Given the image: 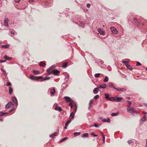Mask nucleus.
I'll list each match as a JSON object with an SVG mask.
<instances>
[{
	"mask_svg": "<svg viewBox=\"0 0 147 147\" xmlns=\"http://www.w3.org/2000/svg\"><path fill=\"white\" fill-rule=\"evenodd\" d=\"M122 99L123 98L122 97H116L115 98V101L117 102H120L122 100Z\"/></svg>",
	"mask_w": 147,
	"mask_h": 147,
	"instance_id": "10",
	"label": "nucleus"
},
{
	"mask_svg": "<svg viewBox=\"0 0 147 147\" xmlns=\"http://www.w3.org/2000/svg\"><path fill=\"white\" fill-rule=\"evenodd\" d=\"M0 116H3L4 115H5V114H6L7 113H3L2 112H0Z\"/></svg>",
	"mask_w": 147,
	"mask_h": 147,
	"instance_id": "37",
	"label": "nucleus"
},
{
	"mask_svg": "<svg viewBox=\"0 0 147 147\" xmlns=\"http://www.w3.org/2000/svg\"><path fill=\"white\" fill-rule=\"evenodd\" d=\"M97 87L98 88H105L106 87V85L105 84L101 85H98Z\"/></svg>",
	"mask_w": 147,
	"mask_h": 147,
	"instance_id": "11",
	"label": "nucleus"
},
{
	"mask_svg": "<svg viewBox=\"0 0 147 147\" xmlns=\"http://www.w3.org/2000/svg\"><path fill=\"white\" fill-rule=\"evenodd\" d=\"M59 73L60 71L59 70L56 69H54L51 72H50L49 73V75L53 74L55 75H57Z\"/></svg>",
	"mask_w": 147,
	"mask_h": 147,
	"instance_id": "3",
	"label": "nucleus"
},
{
	"mask_svg": "<svg viewBox=\"0 0 147 147\" xmlns=\"http://www.w3.org/2000/svg\"><path fill=\"white\" fill-rule=\"evenodd\" d=\"M9 92L10 94H11L12 93L13 90L12 87H9Z\"/></svg>",
	"mask_w": 147,
	"mask_h": 147,
	"instance_id": "24",
	"label": "nucleus"
},
{
	"mask_svg": "<svg viewBox=\"0 0 147 147\" xmlns=\"http://www.w3.org/2000/svg\"><path fill=\"white\" fill-rule=\"evenodd\" d=\"M102 138L103 139V143H105V136L104 135L102 136Z\"/></svg>",
	"mask_w": 147,
	"mask_h": 147,
	"instance_id": "47",
	"label": "nucleus"
},
{
	"mask_svg": "<svg viewBox=\"0 0 147 147\" xmlns=\"http://www.w3.org/2000/svg\"><path fill=\"white\" fill-rule=\"evenodd\" d=\"M94 126L96 127H99V126L96 123L94 125Z\"/></svg>",
	"mask_w": 147,
	"mask_h": 147,
	"instance_id": "42",
	"label": "nucleus"
},
{
	"mask_svg": "<svg viewBox=\"0 0 147 147\" xmlns=\"http://www.w3.org/2000/svg\"><path fill=\"white\" fill-rule=\"evenodd\" d=\"M69 123H68L67 122H66V123H65L66 124V125H68V124H69Z\"/></svg>",
	"mask_w": 147,
	"mask_h": 147,
	"instance_id": "63",
	"label": "nucleus"
},
{
	"mask_svg": "<svg viewBox=\"0 0 147 147\" xmlns=\"http://www.w3.org/2000/svg\"><path fill=\"white\" fill-rule=\"evenodd\" d=\"M109 86L110 88H113L115 89V88H116L114 86V84L112 83H109Z\"/></svg>",
	"mask_w": 147,
	"mask_h": 147,
	"instance_id": "20",
	"label": "nucleus"
},
{
	"mask_svg": "<svg viewBox=\"0 0 147 147\" xmlns=\"http://www.w3.org/2000/svg\"><path fill=\"white\" fill-rule=\"evenodd\" d=\"M97 31L101 35L103 36L105 35V33L102 29L99 28L98 29Z\"/></svg>",
	"mask_w": 147,
	"mask_h": 147,
	"instance_id": "6",
	"label": "nucleus"
},
{
	"mask_svg": "<svg viewBox=\"0 0 147 147\" xmlns=\"http://www.w3.org/2000/svg\"><path fill=\"white\" fill-rule=\"evenodd\" d=\"M74 116V114L73 112H71L70 115L69 117H71V119H73Z\"/></svg>",
	"mask_w": 147,
	"mask_h": 147,
	"instance_id": "21",
	"label": "nucleus"
},
{
	"mask_svg": "<svg viewBox=\"0 0 147 147\" xmlns=\"http://www.w3.org/2000/svg\"><path fill=\"white\" fill-rule=\"evenodd\" d=\"M90 107H91V105H89V106L88 107V109L89 110L90 109Z\"/></svg>",
	"mask_w": 147,
	"mask_h": 147,
	"instance_id": "60",
	"label": "nucleus"
},
{
	"mask_svg": "<svg viewBox=\"0 0 147 147\" xmlns=\"http://www.w3.org/2000/svg\"><path fill=\"white\" fill-rule=\"evenodd\" d=\"M11 85V84L10 82H7V86H10Z\"/></svg>",
	"mask_w": 147,
	"mask_h": 147,
	"instance_id": "38",
	"label": "nucleus"
},
{
	"mask_svg": "<svg viewBox=\"0 0 147 147\" xmlns=\"http://www.w3.org/2000/svg\"><path fill=\"white\" fill-rule=\"evenodd\" d=\"M127 112L128 113H135L136 114L138 113L136 111V110L134 107H131L130 108H127Z\"/></svg>",
	"mask_w": 147,
	"mask_h": 147,
	"instance_id": "2",
	"label": "nucleus"
},
{
	"mask_svg": "<svg viewBox=\"0 0 147 147\" xmlns=\"http://www.w3.org/2000/svg\"><path fill=\"white\" fill-rule=\"evenodd\" d=\"M59 107V106H58L57 105H56L55 108V110H58V108Z\"/></svg>",
	"mask_w": 147,
	"mask_h": 147,
	"instance_id": "52",
	"label": "nucleus"
},
{
	"mask_svg": "<svg viewBox=\"0 0 147 147\" xmlns=\"http://www.w3.org/2000/svg\"><path fill=\"white\" fill-rule=\"evenodd\" d=\"M4 58L5 59H6L8 60L9 61L11 60L12 58L11 57H8L7 55H5L4 56Z\"/></svg>",
	"mask_w": 147,
	"mask_h": 147,
	"instance_id": "15",
	"label": "nucleus"
},
{
	"mask_svg": "<svg viewBox=\"0 0 147 147\" xmlns=\"http://www.w3.org/2000/svg\"><path fill=\"white\" fill-rule=\"evenodd\" d=\"M110 29L112 32L115 34H117L118 33V31L117 29L114 27H111L110 28Z\"/></svg>",
	"mask_w": 147,
	"mask_h": 147,
	"instance_id": "5",
	"label": "nucleus"
},
{
	"mask_svg": "<svg viewBox=\"0 0 147 147\" xmlns=\"http://www.w3.org/2000/svg\"><path fill=\"white\" fill-rule=\"evenodd\" d=\"M50 77H46L43 79V80H42L41 81H43V80H49L50 79Z\"/></svg>",
	"mask_w": 147,
	"mask_h": 147,
	"instance_id": "28",
	"label": "nucleus"
},
{
	"mask_svg": "<svg viewBox=\"0 0 147 147\" xmlns=\"http://www.w3.org/2000/svg\"><path fill=\"white\" fill-rule=\"evenodd\" d=\"M67 138H63L62 139V140H61V141L60 142H62L63 141L65 140Z\"/></svg>",
	"mask_w": 147,
	"mask_h": 147,
	"instance_id": "39",
	"label": "nucleus"
},
{
	"mask_svg": "<svg viewBox=\"0 0 147 147\" xmlns=\"http://www.w3.org/2000/svg\"><path fill=\"white\" fill-rule=\"evenodd\" d=\"M54 136H56L57 134V132H55L53 134Z\"/></svg>",
	"mask_w": 147,
	"mask_h": 147,
	"instance_id": "54",
	"label": "nucleus"
},
{
	"mask_svg": "<svg viewBox=\"0 0 147 147\" xmlns=\"http://www.w3.org/2000/svg\"><path fill=\"white\" fill-rule=\"evenodd\" d=\"M69 123H68L67 122H66V123H65L66 124V125H68V124H69Z\"/></svg>",
	"mask_w": 147,
	"mask_h": 147,
	"instance_id": "62",
	"label": "nucleus"
},
{
	"mask_svg": "<svg viewBox=\"0 0 147 147\" xmlns=\"http://www.w3.org/2000/svg\"><path fill=\"white\" fill-rule=\"evenodd\" d=\"M115 88V89L116 90H117V91H121V92H124V91H126V88Z\"/></svg>",
	"mask_w": 147,
	"mask_h": 147,
	"instance_id": "7",
	"label": "nucleus"
},
{
	"mask_svg": "<svg viewBox=\"0 0 147 147\" xmlns=\"http://www.w3.org/2000/svg\"><path fill=\"white\" fill-rule=\"evenodd\" d=\"M62 67L63 68H65L67 67V64H65L63 65Z\"/></svg>",
	"mask_w": 147,
	"mask_h": 147,
	"instance_id": "49",
	"label": "nucleus"
},
{
	"mask_svg": "<svg viewBox=\"0 0 147 147\" xmlns=\"http://www.w3.org/2000/svg\"><path fill=\"white\" fill-rule=\"evenodd\" d=\"M146 147H147V139L146 140Z\"/></svg>",
	"mask_w": 147,
	"mask_h": 147,
	"instance_id": "61",
	"label": "nucleus"
},
{
	"mask_svg": "<svg viewBox=\"0 0 147 147\" xmlns=\"http://www.w3.org/2000/svg\"><path fill=\"white\" fill-rule=\"evenodd\" d=\"M147 117L145 115H144L143 117L141 119V121H142V122H144L146 121L147 120Z\"/></svg>",
	"mask_w": 147,
	"mask_h": 147,
	"instance_id": "14",
	"label": "nucleus"
},
{
	"mask_svg": "<svg viewBox=\"0 0 147 147\" xmlns=\"http://www.w3.org/2000/svg\"><path fill=\"white\" fill-rule=\"evenodd\" d=\"M100 73H97L95 74V77L96 78H98L99 76Z\"/></svg>",
	"mask_w": 147,
	"mask_h": 147,
	"instance_id": "35",
	"label": "nucleus"
},
{
	"mask_svg": "<svg viewBox=\"0 0 147 147\" xmlns=\"http://www.w3.org/2000/svg\"><path fill=\"white\" fill-rule=\"evenodd\" d=\"M134 21L135 22V24H138V22L137 21V19L136 18H134Z\"/></svg>",
	"mask_w": 147,
	"mask_h": 147,
	"instance_id": "34",
	"label": "nucleus"
},
{
	"mask_svg": "<svg viewBox=\"0 0 147 147\" xmlns=\"http://www.w3.org/2000/svg\"><path fill=\"white\" fill-rule=\"evenodd\" d=\"M108 80H109L108 77L107 76H106L105 77V78L104 79V81L105 82H107L108 81Z\"/></svg>",
	"mask_w": 147,
	"mask_h": 147,
	"instance_id": "32",
	"label": "nucleus"
},
{
	"mask_svg": "<svg viewBox=\"0 0 147 147\" xmlns=\"http://www.w3.org/2000/svg\"><path fill=\"white\" fill-rule=\"evenodd\" d=\"M127 102L129 103V104L127 105V106L128 108H129V107H130V105L131 104V102L129 100H127Z\"/></svg>",
	"mask_w": 147,
	"mask_h": 147,
	"instance_id": "33",
	"label": "nucleus"
},
{
	"mask_svg": "<svg viewBox=\"0 0 147 147\" xmlns=\"http://www.w3.org/2000/svg\"><path fill=\"white\" fill-rule=\"evenodd\" d=\"M105 98H106L108 100L109 98V94L108 93H105Z\"/></svg>",
	"mask_w": 147,
	"mask_h": 147,
	"instance_id": "25",
	"label": "nucleus"
},
{
	"mask_svg": "<svg viewBox=\"0 0 147 147\" xmlns=\"http://www.w3.org/2000/svg\"><path fill=\"white\" fill-rule=\"evenodd\" d=\"M9 21L8 19L7 18H5L4 20V23L5 26L8 27V22Z\"/></svg>",
	"mask_w": 147,
	"mask_h": 147,
	"instance_id": "9",
	"label": "nucleus"
},
{
	"mask_svg": "<svg viewBox=\"0 0 147 147\" xmlns=\"http://www.w3.org/2000/svg\"><path fill=\"white\" fill-rule=\"evenodd\" d=\"M32 72L35 74H38L39 73V71L34 70H33Z\"/></svg>",
	"mask_w": 147,
	"mask_h": 147,
	"instance_id": "23",
	"label": "nucleus"
},
{
	"mask_svg": "<svg viewBox=\"0 0 147 147\" xmlns=\"http://www.w3.org/2000/svg\"><path fill=\"white\" fill-rule=\"evenodd\" d=\"M58 110L59 111V112H61V111H62V109H61V108L59 107L58 108Z\"/></svg>",
	"mask_w": 147,
	"mask_h": 147,
	"instance_id": "44",
	"label": "nucleus"
},
{
	"mask_svg": "<svg viewBox=\"0 0 147 147\" xmlns=\"http://www.w3.org/2000/svg\"><path fill=\"white\" fill-rule=\"evenodd\" d=\"M80 23L81 24V25H79V26L82 27H83L85 25V24L83 22H80Z\"/></svg>",
	"mask_w": 147,
	"mask_h": 147,
	"instance_id": "29",
	"label": "nucleus"
},
{
	"mask_svg": "<svg viewBox=\"0 0 147 147\" xmlns=\"http://www.w3.org/2000/svg\"><path fill=\"white\" fill-rule=\"evenodd\" d=\"M91 135H93L94 137H97L98 136V135L94 134V132L91 133Z\"/></svg>",
	"mask_w": 147,
	"mask_h": 147,
	"instance_id": "41",
	"label": "nucleus"
},
{
	"mask_svg": "<svg viewBox=\"0 0 147 147\" xmlns=\"http://www.w3.org/2000/svg\"><path fill=\"white\" fill-rule=\"evenodd\" d=\"M81 136L82 138H87L88 137V133L84 134Z\"/></svg>",
	"mask_w": 147,
	"mask_h": 147,
	"instance_id": "22",
	"label": "nucleus"
},
{
	"mask_svg": "<svg viewBox=\"0 0 147 147\" xmlns=\"http://www.w3.org/2000/svg\"><path fill=\"white\" fill-rule=\"evenodd\" d=\"M55 66L54 65H52L47 69V71L49 73H49L50 72H51L50 70L53 68H54L55 67Z\"/></svg>",
	"mask_w": 147,
	"mask_h": 147,
	"instance_id": "12",
	"label": "nucleus"
},
{
	"mask_svg": "<svg viewBox=\"0 0 147 147\" xmlns=\"http://www.w3.org/2000/svg\"><path fill=\"white\" fill-rule=\"evenodd\" d=\"M6 61V60H1L0 61V62L1 63L5 62Z\"/></svg>",
	"mask_w": 147,
	"mask_h": 147,
	"instance_id": "53",
	"label": "nucleus"
},
{
	"mask_svg": "<svg viewBox=\"0 0 147 147\" xmlns=\"http://www.w3.org/2000/svg\"><path fill=\"white\" fill-rule=\"evenodd\" d=\"M50 137L53 138L54 136L53 134H52L50 135Z\"/></svg>",
	"mask_w": 147,
	"mask_h": 147,
	"instance_id": "55",
	"label": "nucleus"
},
{
	"mask_svg": "<svg viewBox=\"0 0 147 147\" xmlns=\"http://www.w3.org/2000/svg\"><path fill=\"white\" fill-rule=\"evenodd\" d=\"M39 65L40 66H44L45 65V63L42 62H40V63Z\"/></svg>",
	"mask_w": 147,
	"mask_h": 147,
	"instance_id": "30",
	"label": "nucleus"
},
{
	"mask_svg": "<svg viewBox=\"0 0 147 147\" xmlns=\"http://www.w3.org/2000/svg\"><path fill=\"white\" fill-rule=\"evenodd\" d=\"M126 67L128 68H129L130 70H132L133 69V68H132L131 66L129 64H127L126 65Z\"/></svg>",
	"mask_w": 147,
	"mask_h": 147,
	"instance_id": "18",
	"label": "nucleus"
},
{
	"mask_svg": "<svg viewBox=\"0 0 147 147\" xmlns=\"http://www.w3.org/2000/svg\"><path fill=\"white\" fill-rule=\"evenodd\" d=\"M119 113L118 112H117L115 113H112L111 114V115L112 116H113V117L115 116H117V115H118Z\"/></svg>",
	"mask_w": 147,
	"mask_h": 147,
	"instance_id": "17",
	"label": "nucleus"
},
{
	"mask_svg": "<svg viewBox=\"0 0 147 147\" xmlns=\"http://www.w3.org/2000/svg\"><path fill=\"white\" fill-rule=\"evenodd\" d=\"M34 1V0H29V1L31 2H32Z\"/></svg>",
	"mask_w": 147,
	"mask_h": 147,
	"instance_id": "58",
	"label": "nucleus"
},
{
	"mask_svg": "<svg viewBox=\"0 0 147 147\" xmlns=\"http://www.w3.org/2000/svg\"><path fill=\"white\" fill-rule=\"evenodd\" d=\"M90 5L89 3H87L86 4V6L88 8H90Z\"/></svg>",
	"mask_w": 147,
	"mask_h": 147,
	"instance_id": "51",
	"label": "nucleus"
},
{
	"mask_svg": "<svg viewBox=\"0 0 147 147\" xmlns=\"http://www.w3.org/2000/svg\"><path fill=\"white\" fill-rule=\"evenodd\" d=\"M92 100H91L90 101V102L89 104V105H91V103H92Z\"/></svg>",
	"mask_w": 147,
	"mask_h": 147,
	"instance_id": "57",
	"label": "nucleus"
},
{
	"mask_svg": "<svg viewBox=\"0 0 147 147\" xmlns=\"http://www.w3.org/2000/svg\"><path fill=\"white\" fill-rule=\"evenodd\" d=\"M99 89L98 88H95L93 90V92L95 94H96L98 92Z\"/></svg>",
	"mask_w": 147,
	"mask_h": 147,
	"instance_id": "16",
	"label": "nucleus"
},
{
	"mask_svg": "<svg viewBox=\"0 0 147 147\" xmlns=\"http://www.w3.org/2000/svg\"><path fill=\"white\" fill-rule=\"evenodd\" d=\"M141 65V63H139L138 62H137L136 63V65L137 66H139V65Z\"/></svg>",
	"mask_w": 147,
	"mask_h": 147,
	"instance_id": "45",
	"label": "nucleus"
},
{
	"mask_svg": "<svg viewBox=\"0 0 147 147\" xmlns=\"http://www.w3.org/2000/svg\"><path fill=\"white\" fill-rule=\"evenodd\" d=\"M69 105L70 106L71 108H72L73 107V105L71 103H70L69 104Z\"/></svg>",
	"mask_w": 147,
	"mask_h": 147,
	"instance_id": "50",
	"label": "nucleus"
},
{
	"mask_svg": "<svg viewBox=\"0 0 147 147\" xmlns=\"http://www.w3.org/2000/svg\"><path fill=\"white\" fill-rule=\"evenodd\" d=\"M12 101L8 102L6 105L5 108L8 109L12 105H14L17 104V100L15 97H13L12 98Z\"/></svg>",
	"mask_w": 147,
	"mask_h": 147,
	"instance_id": "1",
	"label": "nucleus"
},
{
	"mask_svg": "<svg viewBox=\"0 0 147 147\" xmlns=\"http://www.w3.org/2000/svg\"><path fill=\"white\" fill-rule=\"evenodd\" d=\"M115 98L114 97L109 98L108 100L110 101H115Z\"/></svg>",
	"mask_w": 147,
	"mask_h": 147,
	"instance_id": "31",
	"label": "nucleus"
},
{
	"mask_svg": "<svg viewBox=\"0 0 147 147\" xmlns=\"http://www.w3.org/2000/svg\"><path fill=\"white\" fill-rule=\"evenodd\" d=\"M122 63H124V64H125V65H126L127 64H128V61H123L122 62Z\"/></svg>",
	"mask_w": 147,
	"mask_h": 147,
	"instance_id": "40",
	"label": "nucleus"
},
{
	"mask_svg": "<svg viewBox=\"0 0 147 147\" xmlns=\"http://www.w3.org/2000/svg\"><path fill=\"white\" fill-rule=\"evenodd\" d=\"M64 99L66 100L67 102H72L73 100L69 97L65 96Z\"/></svg>",
	"mask_w": 147,
	"mask_h": 147,
	"instance_id": "8",
	"label": "nucleus"
},
{
	"mask_svg": "<svg viewBox=\"0 0 147 147\" xmlns=\"http://www.w3.org/2000/svg\"><path fill=\"white\" fill-rule=\"evenodd\" d=\"M80 132H74V136H79V135H80Z\"/></svg>",
	"mask_w": 147,
	"mask_h": 147,
	"instance_id": "26",
	"label": "nucleus"
},
{
	"mask_svg": "<svg viewBox=\"0 0 147 147\" xmlns=\"http://www.w3.org/2000/svg\"><path fill=\"white\" fill-rule=\"evenodd\" d=\"M99 97V95H97L94 97V98L95 99H97Z\"/></svg>",
	"mask_w": 147,
	"mask_h": 147,
	"instance_id": "36",
	"label": "nucleus"
},
{
	"mask_svg": "<svg viewBox=\"0 0 147 147\" xmlns=\"http://www.w3.org/2000/svg\"><path fill=\"white\" fill-rule=\"evenodd\" d=\"M72 119H71V118L69 119V120H68L67 121V122L68 123H70Z\"/></svg>",
	"mask_w": 147,
	"mask_h": 147,
	"instance_id": "46",
	"label": "nucleus"
},
{
	"mask_svg": "<svg viewBox=\"0 0 147 147\" xmlns=\"http://www.w3.org/2000/svg\"><path fill=\"white\" fill-rule=\"evenodd\" d=\"M102 121L104 122H107L108 123H109L110 122V119L109 118H108L107 119H105L103 120Z\"/></svg>",
	"mask_w": 147,
	"mask_h": 147,
	"instance_id": "19",
	"label": "nucleus"
},
{
	"mask_svg": "<svg viewBox=\"0 0 147 147\" xmlns=\"http://www.w3.org/2000/svg\"><path fill=\"white\" fill-rule=\"evenodd\" d=\"M30 78L32 80H38L40 79H42L43 78L42 76H38L36 77H35L34 76H32V75H31L30 76Z\"/></svg>",
	"mask_w": 147,
	"mask_h": 147,
	"instance_id": "4",
	"label": "nucleus"
},
{
	"mask_svg": "<svg viewBox=\"0 0 147 147\" xmlns=\"http://www.w3.org/2000/svg\"><path fill=\"white\" fill-rule=\"evenodd\" d=\"M127 142L129 144H130L133 142L131 140H128L127 141Z\"/></svg>",
	"mask_w": 147,
	"mask_h": 147,
	"instance_id": "48",
	"label": "nucleus"
},
{
	"mask_svg": "<svg viewBox=\"0 0 147 147\" xmlns=\"http://www.w3.org/2000/svg\"><path fill=\"white\" fill-rule=\"evenodd\" d=\"M9 45H3L2 46V48H4L5 49H7L9 47Z\"/></svg>",
	"mask_w": 147,
	"mask_h": 147,
	"instance_id": "27",
	"label": "nucleus"
},
{
	"mask_svg": "<svg viewBox=\"0 0 147 147\" xmlns=\"http://www.w3.org/2000/svg\"><path fill=\"white\" fill-rule=\"evenodd\" d=\"M64 128H65V129H67V126H65Z\"/></svg>",
	"mask_w": 147,
	"mask_h": 147,
	"instance_id": "64",
	"label": "nucleus"
},
{
	"mask_svg": "<svg viewBox=\"0 0 147 147\" xmlns=\"http://www.w3.org/2000/svg\"><path fill=\"white\" fill-rule=\"evenodd\" d=\"M1 70L2 71L3 73L4 74H5L6 73L4 69H1Z\"/></svg>",
	"mask_w": 147,
	"mask_h": 147,
	"instance_id": "43",
	"label": "nucleus"
},
{
	"mask_svg": "<svg viewBox=\"0 0 147 147\" xmlns=\"http://www.w3.org/2000/svg\"><path fill=\"white\" fill-rule=\"evenodd\" d=\"M55 90L54 88H53L50 89V92L51 94L54 95L55 92Z\"/></svg>",
	"mask_w": 147,
	"mask_h": 147,
	"instance_id": "13",
	"label": "nucleus"
},
{
	"mask_svg": "<svg viewBox=\"0 0 147 147\" xmlns=\"http://www.w3.org/2000/svg\"><path fill=\"white\" fill-rule=\"evenodd\" d=\"M20 0H15V2L16 3H18L20 1Z\"/></svg>",
	"mask_w": 147,
	"mask_h": 147,
	"instance_id": "56",
	"label": "nucleus"
},
{
	"mask_svg": "<svg viewBox=\"0 0 147 147\" xmlns=\"http://www.w3.org/2000/svg\"><path fill=\"white\" fill-rule=\"evenodd\" d=\"M11 34H14V32L13 31H11Z\"/></svg>",
	"mask_w": 147,
	"mask_h": 147,
	"instance_id": "59",
	"label": "nucleus"
}]
</instances>
